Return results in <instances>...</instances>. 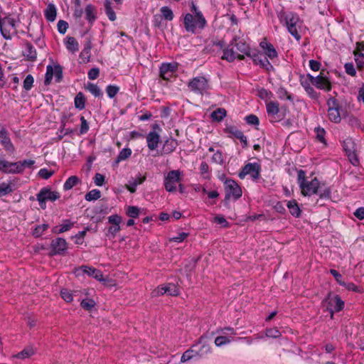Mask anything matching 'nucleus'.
<instances>
[{"mask_svg":"<svg viewBox=\"0 0 364 364\" xmlns=\"http://www.w3.org/2000/svg\"><path fill=\"white\" fill-rule=\"evenodd\" d=\"M85 105V98L82 92H78L75 97V106L79 109H83Z\"/></svg>","mask_w":364,"mask_h":364,"instance_id":"obj_40","label":"nucleus"},{"mask_svg":"<svg viewBox=\"0 0 364 364\" xmlns=\"http://www.w3.org/2000/svg\"><path fill=\"white\" fill-rule=\"evenodd\" d=\"M16 166L13 167L14 173L23 172L26 167H31L34 164L33 160H23V161L12 162Z\"/></svg>","mask_w":364,"mask_h":364,"instance_id":"obj_26","label":"nucleus"},{"mask_svg":"<svg viewBox=\"0 0 364 364\" xmlns=\"http://www.w3.org/2000/svg\"><path fill=\"white\" fill-rule=\"evenodd\" d=\"M48 228V224L39 225L36 227L33 231V235L36 237H38Z\"/></svg>","mask_w":364,"mask_h":364,"instance_id":"obj_49","label":"nucleus"},{"mask_svg":"<svg viewBox=\"0 0 364 364\" xmlns=\"http://www.w3.org/2000/svg\"><path fill=\"white\" fill-rule=\"evenodd\" d=\"M62 298L66 301V302H71L73 301V294L70 292V290L67 289H63L61 290L60 292Z\"/></svg>","mask_w":364,"mask_h":364,"instance_id":"obj_57","label":"nucleus"},{"mask_svg":"<svg viewBox=\"0 0 364 364\" xmlns=\"http://www.w3.org/2000/svg\"><path fill=\"white\" fill-rule=\"evenodd\" d=\"M278 18L281 23L287 26L289 32L297 40H299V35L297 27L299 23V17L297 14L292 12H285L281 10L277 13Z\"/></svg>","mask_w":364,"mask_h":364,"instance_id":"obj_2","label":"nucleus"},{"mask_svg":"<svg viewBox=\"0 0 364 364\" xmlns=\"http://www.w3.org/2000/svg\"><path fill=\"white\" fill-rule=\"evenodd\" d=\"M250 58L256 65H260L262 68L268 71L273 69V66L269 62L266 55L253 52Z\"/></svg>","mask_w":364,"mask_h":364,"instance_id":"obj_18","label":"nucleus"},{"mask_svg":"<svg viewBox=\"0 0 364 364\" xmlns=\"http://www.w3.org/2000/svg\"><path fill=\"white\" fill-rule=\"evenodd\" d=\"M266 106L267 114L270 117V122H274L279 121V119L277 117V114L279 111V103L277 102H269L267 103Z\"/></svg>","mask_w":364,"mask_h":364,"instance_id":"obj_22","label":"nucleus"},{"mask_svg":"<svg viewBox=\"0 0 364 364\" xmlns=\"http://www.w3.org/2000/svg\"><path fill=\"white\" fill-rule=\"evenodd\" d=\"M23 55L27 60L33 62L37 58V52L34 46L29 42L24 43Z\"/></svg>","mask_w":364,"mask_h":364,"instance_id":"obj_21","label":"nucleus"},{"mask_svg":"<svg viewBox=\"0 0 364 364\" xmlns=\"http://www.w3.org/2000/svg\"><path fill=\"white\" fill-rule=\"evenodd\" d=\"M272 95V92L264 88H261V89L258 90V96L262 100H269L271 98Z\"/></svg>","mask_w":364,"mask_h":364,"instance_id":"obj_54","label":"nucleus"},{"mask_svg":"<svg viewBox=\"0 0 364 364\" xmlns=\"http://www.w3.org/2000/svg\"><path fill=\"white\" fill-rule=\"evenodd\" d=\"M167 294L170 296H177L179 294V289L173 284H168L167 285L159 287L157 289L152 291L153 296H158Z\"/></svg>","mask_w":364,"mask_h":364,"instance_id":"obj_14","label":"nucleus"},{"mask_svg":"<svg viewBox=\"0 0 364 364\" xmlns=\"http://www.w3.org/2000/svg\"><path fill=\"white\" fill-rule=\"evenodd\" d=\"M66 48L71 53H74L79 50V44L74 37H68L65 42Z\"/></svg>","mask_w":364,"mask_h":364,"instance_id":"obj_34","label":"nucleus"},{"mask_svg":"<svg viewBox=\"0 0 364 364\" xmlns=\"http://www.w3.org/2000/svg\"><path fill=\"white\" fill-rule=\"evenodd\" d=\"M60 198V194L55 191H51L50 189L43 188L37 194V200L41 208H46V201H55Z\"/></svg>","mask_w":364,"mask_h":364,"instance_id":"obj_9","label":"nucleus"},{"mask_svg":"<svg viewBox=\"0 0 364 364\" xmlns=\"http://www.w3.org/2000/svg\"><path fill=\"white\" fill-rule=\"evenodd\" d=\"M34 82V79L31 75H28L23 81V88L28 91L30 90Z\"/></svg>","mask_w":364,"mask_h":364,"instance_id":"obj_53","label":"nucleus"},{"mask_svg":"<svg viewBox=\"0 0 364 364\" xmlns=\"http://www.w3.org/2000/svg\"><path fill=\"white\" fill-rule=\"evenodd\" d=\"M85 14L86 19L92 24L97 18L96 7L90 4H87L85 9Z\"/></svg>","mask_w":364,"mask_h":364,"instance_id":"obj_27","label":"nucleus"},{"mask_svg":"<svg viewBox=\"0 0 364 364\" xmlns=\"http://www.w3.org/2000/svg\"><path fill=\"white\" fill-rule=\"evenodd\" d=\"M183 25L186 31L196 33L197 29L202 30L206 26V20L202 13H197V16L186 14L183 16Z\"/></svg>","mask_w":364,"mask_h":364,"instance_id":"obj_3","label":"nucleus"},{"mask_svg":"<svg viewBox=\"0 0 364 364\" xmlns=\"http://www.w3.org/2000/svg\"><path fill=\"white\" fill-rule=\"evenodd\" d=\"M260 46L265 50V55L267 58L273 59L277 56V53L271 43L267 42H261Z\"/></svg>","mask_w":364,"mask_h":364,"instance_id":"obj_30","label":"nucleus"},{"mask_svg":"<svg viewBox=\"0 0 364 364\" xmlns=\"http://www.w3.org/2000/svg\"><path fill=\"white\" fill-rule=\"evenodd\" d=\"M260 166L257 163H248L239 173V177L242 179L246 175H250L253 179H257L259 177Z\"/></svg>","mask_w":364,"mask_h":364,"instance_id":"obj_12","label":"nucleus"},{"mask_svg":"<svg viewBox=\"0 0 364 364\" xmlns=\"http://www.w3.org/2000/svg\"><path fill=\"white\" fill-rule=\"evenodd\" d=\"M80 269L85 274H87L88 276L92 277L97 280H103V275L100 270L87 266H82Z\"/></svg>","mask_w":364,"mask_h":364,"instance_id":"obj_24","label":"nucleus"},{"mask_svg":"<svg viewBox=\"0 0 364 364\" xmlns=\"http://www.w3.org/2000/svg\"><path fill=\"white\" fill-rule=\"evenodd\" d=\"M119 89L117 86L110 85L107 87L106 92H107V95L110 98H113L117 94V92H119Z\"/></svg>","mask_w":364,"mask_h":364,"instance_id":"obj_56","label":"nucleus"},{"mask_svg":"<svg viewBox=\"0 0 364 364\" xmlns=\"http://www.w3.org/2000/svg\"><path fill=\"white\" fill-rule=\"evenodd\" d=\"M53 75V69L51 65L47 66V71L45 77V84L48 85L50 83Z\"/></svg>","mask_w":364,"mask_h":364,"instance_id":"obj_62","label":"nucleus"},{"mask_svg":"<svg viewBox=\"0 0 364 364\" xmlns=\"http://www.w3.org/2000/svg\"><path fill=\"white\" fill-rule=\"evenodd\" d=\"M225 132L237 139H238L243 133L242 131L232 126L227 127L225 129Z\"/></svg>","mask_w":364,"mask_h":364,"instance_id":"obj_51","label":"nucleus"},{"mask_svg":"<svg viewBox=\"0 0 364 364\" xmlns=\"http://www.w3.org/2000/svg\"><path fill=\"white\" fill-rule=\"evenodd\" d=\"M308 77L310 78L311 83L315 85L317 88L326 90H330L331 89V85L327 77L323 75V73L314 77L311 75H308Z\"/></svg>","mask_w":364,"mask_h":364,"instance_id":"obj_16","label":"nucleus"},{"mask_svg":"<svg viewBox=\"0 0 364 364\" xmlns=\"http://www.w3.org/2000/svg\"><path fill=\"white\" fill-rule=\"evenodd\" d=\"M101 197V192L99 190L93 189L85 195V200L87 201L95 200Z\"/></svg>","mask_w":364,"mask_h":364,"instance_id":"obj_42","label":"nucleus"},{"mask_svg":"<svg viewBox=\"0 0 364 364\" xmlns=\"http://www.w3.org/2000/svg\"><path fill=\"white\" fill-rule=\"evenodd\" d=\"M73 225L74 223L70 222L68 220H63V224L53 227L52 229V232L55 234L63 233L70 230Z\"/></svg>","mask_w":364,"mask_h":364,"instance_id":"obj_28","label":"nucleus"},{"mask_svg":"<svg viewBox=\"0 0 364 364\" xmlns=\"http://www.w3.org/2000/svg\"><path fill=\"white\" fill-rule=\"evenodd\" d=\"M178 63H163L160 67V77L164 80H168L177 70Z\"/></svg>","mask_w":364,"mask_h":364,"instance_id":"obj_15","label":"nucleus"},{"mask_svg":"<svg viewBox=\"0 0 364 364\" xmlns=\"http://www.w3.org/2000/svg\"><path fill=\"white\" fill-rule=\"evenodd\" d=\"M348 157V159L349 161H350V163L353 165V166H356L359 163V161H358V159L357 157V155L355 154V150H351L350 152H348L346 154Z\"/></svg>","mask_w":364,"mask_h":364,"instance_id":"obj_58","label":"nucleus"},{"mask_svg":"<svg viewBox=\"0 0 364 364\" xmlns=\"http://www.w3.org/2000/svg\"><path fill=\"white\" fill-rule=\"evenodd\" d=\"M266 336L267 337L276 338L279 337L281 336V333L277 328H273L267 329Z\"/></svg>","mask_w":364,"mask_h":364,"instance_id":"obj_61","label":"nucleus"},{"mask_svg":"<svg viewBox=\"0 0 364 364\" xmlns=\"http://www.w3.org/2000/svg\"><path fill=\"white\" fill-rule=\"evenodd\" d=\"M344 68L347 74L353 77L355 76L356 70L353 63H346Z\"/></svg>","mask_w":364,"mask_h":364,"instance_id":"obj_63","label":"nucleus"},{"mask_svg":"<svg viewBox=\"0 0 364 364\" xmlns=\"http://www.w3.org/2000/svg\"><path fill=\"white\" fill-rule=\"evenodd\" d=\"M203 341L204 338L200 337L198 343L193 346V349H195L196 355L199 357H203L211 352L210 345L206 344Z\"/></svg>","mask_w":364,"mask_h":364,"instance_id":"obj_20","label":"nucleus"},{"mask_svg":"<svg viewBox=\"0 0 364 364\" xmlns=\"http://www.w3.org/2000/svg\"><path fill=\"white\" fill-rule=\"evenodd\" d=\"M330 272L340 285L346 286V282L343 280L342 276L335 269H331Z\"/></svg>","mask_w":364,"mask_h":364,"instance_id":"obj_60","label":"nucleus"},{"mask_svg":"<svg viewBox=\"0 0 364 364\" xmlns=\"http://www.w3.org/2000/svg\"><path fill=\"white\" fill-rule=\"evenodd\" d=\"M328 105V115L331 122L338 123L341 121V114L339 112V105L337 100L334 98H330L327 101Z\"/></svg>","mask_w":364,"mask_h":364,"instance_id":"obj_10","label":"nucleus"},{"mask_svg":"<svg viewBox=\"0 0 364 364\" xmlns=\"http://www.w3.org/2000/svg\"><path fill=\"white\" fill-rule=\"evenodd\" d=\"M100 69L97 68H93L90 69L87 73L88 78L90 80H95L99 77Z\"/></svg>","mask_w":364,"mask_h":364,"instance_id":"obj_64","label":"nucleus"},{"mask_svg":"<svg viewBox=\"0 0 364 364\" xmlns=\"http://www.w3.org/2000/svg\"><path fill=\"white\" fill-rule=\"evenodd\" d=\"M0 31L6 39H11L16 33V21L10 17L0 19Z\"/></svg>","mask_w":364,"mask_h":364,"instance_id":"obj_7","label":"nucleus"},{"mask_svg":"<svg viewBox=\"0 0 364 364\" xmlns=\"http://www.w3.org/2000/svg\"><path fill=\"white\" fill-rule=\"evenodd\" d=\"M13 192L12 183H0V198L6 196Z\"/></svg>","mask_w":364,"mask_h":364,"instance_id":"obj_37","label":"nucleus"},{"mask_svg":"<svg viewBox=\"0 0 364 364\" xmlns=\"http://www.w3.org/2000/svg\"><path fill=\"white\" fill-rule=\"evenodd\" d=\"M146 180V176H137L135 178L129 181V183L126 185V188L131 192L134 193L136 191V187L144 183Z\"/></svg>","mask_w":364,"mask_h":364,"instance_id":"obj_31","label":"nucleus"},{"mask_svg":"<svg viewBox=\"0 0 364 364\" xmlns=\"http://www.w3.org/2000/svg\"><path fill=\"white\" fill-rule=\"evenodd\" d=\"M132 153V151L129 148L123 149L119 152V154L117 158V162H119V161H121L123 160H126L131 156Z\"/></svg>","mask_w":364,"mask_h":364,"instance_id":"obj_48","label":"nucleus"},{"mask_svg":"<svg viewBox=\"0 0 364 364\" xmlns=\"http://www.w3.org/2000/svg\"><path fill=\"white\" fill-rule=\"evenodd\" d=\"M91 49L92 43L90 41H88L85 43L84 48L80 55V57L82 60L83 63H87L90 61Z\"/></svg>","mask_w":364,"mask_h":364,"instance_id":"obj_32","label":"nucleus"},{"mask_svg":"<svg viewBox=\"0 0 364 364\" xmlns=\"http://www.w3.org/2000/svg\"><path fill=\"white\" fill-rule=\"evenodd\" d=\"M95 301L91 299H83L80 304L82 308L87 311H90L95 306Z\"/></svg>","mask_w":364,"mask_h":364,"instance_id":"obj_50","label":"nucleus"},{"mask_svg":"<svg viewBox=\"0 0 364 364\" xmlns=\"http://www.w3.org/2000/svg\"><path fill=\"white\" fill-rule=\"evenodd\" d=\"M224 188L225 193V200H228L231 198L236 200L242 196V191L240 186L232 179L225 180L224 183Z\"/></svg>","mask_w":364,"mask_h":364,"instance_id":"obj_5","label":"nucleus"},{"mask_svg":"<svg viewBox=\"0 0 364 364\" xmlns=\"http://www.w3.org/2000/svg\"><path fill=\"white\" fill-rule=\"evenodd\" d=\"M314 131L316 134L317 139L322 143H325L324 136H325L326 132H325L324 129H323L320 127H318L315 128Z\"/></svg>","mask_w":364,"mask_h":364,"instance_id":"obj_55","label":"nucleus"},{"mask_svg":"<svg viewBox=\"0 0 364 364\" xmlns=\"http://www.w3.org/2000/svg\"><path fill=\"white\" fill-rule=\"evenodd\" d=\"M152 128L154 130L150 132L146 138L148 148L150 150H155L160 142V135L156 132V129H160V127L157 124H154Z\"/></svg>","mask_w":364,"mask_h":364,"instance_id":"obj_13","label":"nucleus"},{"mask_svg":"<svg viewBox=\"0 0 364 364\" xmlns=\"http://www.w3.org/2000/svg\"><path fill=\"white\" fill-rule=\"evenodd\" d=\"M161 12L164 19L171 21L173 18V13L168 6H163L161 8Z\"/></svg>","mask_w":364,"mask_h":364,"instance_id":"obj_47","label":"nucleus"},{"mask_svg":"<svg viewBox=\"0 0 364 364\" xmlns=\"http://www.w3.org/2000/svg\"><path fill=\"white\" fill-rule=\"evenodd\" d=\"M236 58L240 60H244V55L237 53L233 46L230 44L228 48L223 50L222 59L228 62H233Z\"/></svg>","mask_w":364,"mask_h":364,"instance_id":"obj_19","label":"nucleus"},{"mask_svg":"<svg viewBox=\"0 0 364 364\" xmlns=\"http://www.w3.org/2000/svg\"><path fill=\"white\" fill-rule=\"evenodd\" d=\"M301 85L310 97L313 98L316 97L317 95L316 91L307 80L301 81Z\"/></svg>","mask_w":364,"mask_h":364,"instance_id":"obj_45","label":"nucleus"},{"mask_svg":"<svg viewBox=\"0 0 364 364\" xmlns=\"http://www.w3.org/2000/svg\"><path fill=\"white\" fill-rule=\"evenodd\" d=\"M79 181L80 180H79L78 177H77L75 176H72L69 177L64 183V186H63L64 189L66 191L70 190L71 188H73L75 186H76L78 183Z\"/></svg>","mask_w":364,"mask_h":364,"instance_id":"obj_39","label":"nucleus"},{"mask_svg":"<svg viewBox=\"0 0 364 364\" xmlns=\"http://www.w3.org/2000/svg\"><path fill=\"white\" fill-rule=\"evenodd\" d=\"M343 149L346 151V154L350 152L351 150L355 149L354 142L351 139H347L343 141Z\"/></svg>","mask_w":364,"mask_h":364,"instance_id":"obj_52","label":"nucleus"},{"mask_svg":"<svg viewBox=\"0 0 364 364\" xmlns=\"http://www.w3.org/2000/svg\"><path fill=\"white\" fill-rule=\"evenodd\" d=\"M353 54L358 69L364 71V43H357Z\"/></svg>","mask_w":364,"mask_h":364,"instance_id":"obj_17","label":"nucleus"},{"mask_svg":"<svg viewBox=\"0 0 364 364\" xmlns=\"http://www.w3.org/2000/svg\"><path fill=\"white\" fill-rule=\"evenodd\" d=\"M323 302L326 305L327 311L331 314V318H333L334 312H338L344 307V302L338 295L329 294Z\"/></svg>","mask_w":364,"mask_h":364,"instance_id":"obj_6","label":"nucleus"},{"mask_svg":"<svg viewBox=\"0 0 364 364\" xmlns=\"http://www.w3.org/2000/svg\"><path fill=\"white\" fill-rule=\"evenodd\" d=\"M87 90L95 97H100L102 95V91L100 88L95 84L88 83L87 85Z\"/></svg>","mask_w":364,"mask_h":364,"instance_id":"obj_44","label":"nucleus"},{"mask_svg":"<svg viewBox=\"0 0 364 364\" xmlns=\"http://www.w3.org/2000/svg\"><path fill=\"white\" fill-rule=\"evenodd\" d=\"M104 8L108 18L112 21H115L117 16L114 11L113 3L110 0H105L104 2Z\"/></svg>","mask_w":364,"mask_h":364,"instance_id":"obj_29","label":"nucleus"},{"mask_svg":"<svg viewBox=\"0 0 364 364\" xmlns=\"http://www.w3.org/2000/svg\"><path fill=\"white\" fill-rule=\"evenodd\" d=\"M211 116L214 120L220 122L226 116V111L224 109L219 108L214 111Z\"/></svg>","mask_w":364,"mask_h":364,"instance_id":"obj_43","label":"nucleus"},{"mask_svg":"<svg viewBox=\"0 0 364 364\" xmlns=\"http://www.w3.org/2000/svg\"><path fill=\"white\" fill-rule=\"evenodd\" d=\"M33 353H34L33 348H31V347H27V348H24L20 353L16 354L15 355V357L17 358L24 359V358H29L30 356L33 355Z\"/></svg>","mask_w":364,"mask_h":364,"instance_id":"obj_41","label":"nucleus"},{"mask_svg":"<svg viewBox=\"0 0 364 364\" xmlns=\"http://www.w3.org/2000/svg\"><path fill=\"white\" fill-rule=\"evenodd\" d=\"M287 208L289 210L290 213L294 217H299L301 213L300 208L295 200H289L287 204Z\"/></svg>","mask_w":364,"mask_h":364,"instance_id":"obj_33","label":"nucleus"},{"mask_svg":"<svg viewBox=\"0 0 364 364\" xmlns=\"http://www.w3.org/2000/svg\"><path fill=\"white\" fill-rule=\"evenodd\" d=\"M15 166V164H12V162L0 159V171L6 173H14L13 167Z\"/></svg>","mask_w":364,"mask_h":364,"instance_id":"obj_35","label":"nucleus"},{"mask_svg":"<svg viewBox=\"0 0 364 364\" xmlns=\"http://www.w3.org/2000/svg\"><path fill=\"white\" fill-rule=\"evenodd\" d=\"M178 146V141L177 140L171 138L167 139L165 141L164 149L166 153H171L173 152Z\"/></svg>","mask_w":364,"mask_h":364,"instance_id":"obj_36","label":"nucleus"},{"mask_svg":"<svg viewBox=\"0 0 364 364\" xmlns=\"http://www.w3.org/2000/svg\"><path fill=\"white\" fill-rule=\"evenodd\" d=\"M297 181L301 192L305 196L317 194L321 198H329L331 197V190L328 187H326L324 184H321L317 178L307 181L306 172L303 170L298 171Z\"/></svg>","mask_w":364,"mask_h":364,"instance_id":"obj_1","label":"nucleus"},{"mask_svg":"<svg viewBox=\"0 0 364 364\" xmlns=\"http://www.w3.org/2000/svg\"><path fill=\"white\" fill-rule=\"evenodd\" d=\"M181 181V172L178 170L170 171L165 177L164 186L168 192L176 190V184Z\"/></svg>","mask_w":364,"mask_h":364,"instance_id":"obj_8","label":"nucleus"},{"mask_svg":"<svg viewBox=\"0 0 364 364\" xmlns=\"http://www.w3.org/2000/svg\"><path fill=\"white\" fill-rule=\"evenodd\" d=\"M195 356H196V355L195 353V349H193V348L192 347L191 348L187 350L186 351H185L183 353L181 358V361L182 363H185V362L191 360V358H193Z\"/></svg>","mask_w":364,"mask_h":364,"instance_id":"obj_46","label":"nucleus"},{"mask_svg":"<svg viewBox=\"0 0 364 364\" xmlns=\"http://www.w3.org/2000/svg\"><path fill=\"white\" fill-rule=\"evenodd\" d=\"M0 140L6 151H14V147L13 144L8 135L7 131L4 129L0 131Z\"/></svg>","mask_w":364,"mask_h":364,"instance_id":"obj_25","label":"nucleus"},{"mask_svg":"<svg viewBox=\"0 0 364 364\" xmlns=\"http://www.w3.org/2000/svg\"><path fill=\"white\" fill-rule=\"evenodd\" d=\"M188 87L194 93L203 95L210 90L209 80L203 76H197L189 81Z\"/></svg>","mask_w":364,"mask_h":364,"instance_id":"obj_4","label":"nucleus"},{"mask_svg":"<svg viewBox=\"0 0 364 364\" xmlns=\"http://www.w3.org/2000/svg\"><path fill=\"white\" fill-rule=\"evenodd\" d=\"M230 46H233L234 48H236L235 50L237 53L242 54L244 56L246 55L247 57H250L253 53L245 41L239 37L234 38L230 43Z\"/></svg>","mask_w":364,"mask_h":364,"instance_id":"obj_11","label":"nucleus"},{"mask_svg":"<svg viewBox=\"0 0 364 364\" xmlns=\"http://www.w3.org/2000/svg\"><path fill=\"white\" fill-rule=\"evenodd\" d=\"M212 160L213 162L222 164L224 162L223 155L222 151H217L213 156Z\"/></svg>","mask_w":364,"mask_h":364,"instance_id":"obj_59","label":"nucleus"},{"mask_svg":"<svg viewBox=\"0 0 364 364\" xmlns=\"http://www.w3.org/2000/svg\"><path fill=\"white\" fill-rule=\"evenodd\" d=\"M46 18L49 21H53L56 17V9L54 5L49 4L45 12Z\"/></svg>","mask_w":364,"mask_h":364,"instance_id":"obj_38","label":"nucleus"},{"mask_svg":"<svg viewBox=\"0 0 364 364\" xmlns=\"http://www.w3.org/2000/svg\"><path fill=\"white\" fill-rule=\"evenodd\" d=\"M51 247L54 251V254H62L68 248V244L65 239L58 237L51 242Z\"/></svg>","mask_w":364,"mask_h":364,"instance_id":"obj_23","label":"nucleus"}]
</instances>
